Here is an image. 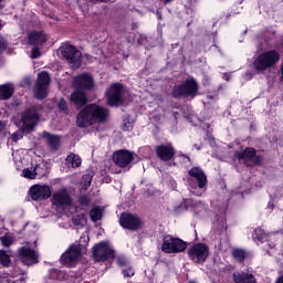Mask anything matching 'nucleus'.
<instances>
[{
  "label": "nucleus",
  "mask_w": 283,
  "mask_h": 283,
  "mask_svg": "<svg viewBox=\"0 0 283 283\" xmlns=\"http://www.w3.org/2000/svg\"><path fill=\"white\" fill-rule=\"evenodd\" d=\"M190 187H192L193 190L192 193H195V196H200V193L196 192V185H193L191 181L189 182Z\"/></svg>",
  "instance_id": "obj_43"
},
{
  "label": "nucleus",
  "mask_w": 283,
  "mask_h": 283,
  "mask_svg": "<svg viewBox=\"0 0 283 283\" xmlns=\"http://www.w3.org/2000/svg\"><path fill=\"white\" fill-rule=\"evenodd\" d=\"M20 260L25 266H32V264H39V252L34 251L30 247H22L19 250Z\"/></svg>",
  "instance_id": "obj_15"
},
{
  "label": "nucleus",
  "mask_w": 283,
  "mask_h": 283,
  "mask_svg": "<svg viewBox=\"0 0 283 283\" xmlns=\"http://www.w3.org/2000/svg\"><path fill=\"white\" fill-rule=\"evenodd\" d=\"M81 240H84V242H90V237L87 234H82Z\"/></svg>",
  "instance_id": "obj_44"
},
{
  "label": "nucleus",
  "mask_w": 283,
  "mask_h": 283,
  "mask_svg": "<svg viewBox=\"0 0 283 283\" xmlns=\"http://www.w3.org/2000/svg\"><path fill=\"white\" fill-rule=\"evenodd\" d=\"M130 127H132V123L127 122V123L124 124V130L125 132H129Z\"/></svg>",
  "instance_id": "obj_42"
},
{
  "label": "nucleus",
  "mask_w": 283,
  "mask_h": 283,
  "mask_svg": "<svg viewBox=\"0 0 283 283\" xmlns=\"http://www.w3.org/2000/svg\"><path fill=\"white\" fill-rule=\"evenodd\" d=\"M39 123V112L34 108H28L21 113V125L25 132H32Z\"/></svg>",
  "instance_id": "obj_10"
},
{
  "label": "nucleus",
  "mask_w": 283,
  "mask_h": 283,
  "mask_svg": "<svg viewBox=\"0 0 283 283\" xmlns=\"http://www.w3.org/2000/svg\"><path fill=\"white\" fill-rule=\"evenodd\" d=\"M1 28H3V22L2 21H0V30H1Z\"/></svg>",
  "instance_id": "obj_51"
},
{
  "label": "nucleus",
  "mask_w": 283,
  "mask_h": 283,
  "mask_svg": "<svg viewBox=\"0 0 283 283\" xmlns=\"http://www.w3.org/2000/svg\"><path fill=\"white\" fill-rule=\"evenodd\" d=\"M11 138L14 140V143H17V140H21V138H23V129H19L18 132L13 133Z\"/></svg>",
  "instance_id": "obj_33"
},
{
  "label": "nucleus",
  "mask_w": 283,
  "mask_h": 283,
  "mask_svg": "<svg viewBox=\"0 0 283 283\" xmlns=\"http://www.w3.org/2000/svg\"><path fill=\"white\" fill-rule=\"evenodd\" d=\"M78 202H80L81 207H87L90 205V198L80 197Z\"/></svg>",
  "instance_id": "obj_38"
},
{
  "label": "nucleus",
  "mask_w": 283,
  "mask_h": 283,
  "mask_svg": "<svg viewBox=\"0 0 283 283\" xmlns=\"http://www.w3.org/2000/svg\"><path fill=\"white\" fill-rule=\"evenodd\" d=\"M232 255L238 260V262H243L248 254L244 250L235 249L232 251Z\"/></svg>",
  "instance_id": "obj_29"
},
{
  "label": "nucleus",
  "mask_w": 283,
  "mask_h": 283,
  "mask_svg": "<svg viewBox=\"0 0 283 283\" xmlns=\"http://www.w3.org/2000/svg\"><path fill=\"white\" fill-rule=\"evenodd\" d=\"M226 80L229 81V76H227Z\"/></svg>",
  "instance_id": "obj_53"
},
{
  "label": "nucleus",
  "mask_w": 283,
  "mask_h": 283,
  "mask_svg": "<svg viewBox=\"0 0 283 283\" xmlns=\"http://www.w3.org/2000/svg\"><path fill=\"white\" fill-rule=\"evenodd\" d=\"M81 157L76 154H70L66 157V165H69V167H72L73 169H77V167H81Z\"/></svg>",
  "instance_id": "obj_25"
},
{
  "label": "nucleus",
  "mask_w": 283,
  "mask_h": 283,
  "mask_svg": "<svg viewBox=\"0 0 283 283\" xmlns=\"http://www.w3.org/2000/svg\"><path fill=\"white\" fill-rule=\"evenodd\" d=\"M135 273L136 272L133 270V268H126L125 270H123L124 277H134Z\"/></svg>",
  "instance_id": "obj_35"
},
{
  "label": "nucleus",
  "mask_w": 283,
  "mask_h": 283,
  "mask_svg": "<svg viewBox=\"0 0 283 283\" xmlns=\"http://www.w3.org/2000/svg\"><path fill=\"white\" fill-rule=\"evenodd\" d=\"M107 116H109V113L106 108L96 104H90L78 113L76 124L77 127H90V125L95 123H105Z\"/></svg>",
  "instance_id": "obj_1"
},
{
  "label": "nucleus",
  "mask_w": 283,
  "mask_h": 283,
  "mask_svg": "<svg viewBox=\"0 0 283 283\" xmlns=\"http://www.w3.org/2000/svg\"><path fill=\"white\" fill-rule=\"evenodd\" d=\"M97 1H102V3H107V1L109 0H97Z\"/></svg>",
  "instance_id": "obj_50"
},
{
  "label": "nucleus",
  "mask_w": 283,
  "mask_h": 283,
  "mask_svg": "<svg viewBox=\"0 0 283 283\" xmlns=\"http://www.w3.org/2000/svg\"><path fill=\"white\" fill-rule=\"evenodd\" d=\"M0 263L2 266H10V255L3 250H0Z\"/></svg>",
  "instance_id": "obj_30"
},
{
  "label": "nucleus",
  "mask_w": 283,
  "mask_h": 283,
  "mask_svg": "<svg viewBox=\"0 0 283 283\" xmlns=\"http://www.w3.org/2000/svg\"><path fill=\"white\" fill-rule=\"evenodd\" d=\"M187 250V243L178 238L166 235L161 244L164 253H182Z\"/></svg>",
  "instance_id": "obj_7"
},
{
  "label": "nucleus",
  "mask_w": 283,
  "mask_h": 283,
  "mask_svg": "<svg viewBox=\"0 0 283 283\" xmlns=\"http://www.w3.org/2000/svg\"><path fill=\"white\" fill-rule=\"evenodd\" d=\"M269 247L273 248V244L272 245L270 244Z\"/></svg>",
  "instance_id": "obj_54"
},
{
  "label": "nucleus",
  "mask_w": 283,
  "mask_h": 283,
  "mask_svg": "<svg viewBox=\"0 0 283 283\" xmlns=\"http://www.w3.org/2000/svg\"><path fill=\"white\" fill-rule=\"evenodd\" d=\"M166 3H169V1H171V0H164Z\"/></svg>",
  "instance_id": "obj_52"
},
{
  "label": "nucleus",
  "mask_w": 283,
  "mask_h": 283,
  "mask_svg": "<svg viewBox=\"0 0 283 283\" xmlns=\"http://www.w3.org/2000/svg\"><path fill=\"white\" fill-rule=\"evenodd\" d=\"M8 49V41L6 40V38L0 35V54L1 52H3V50Z\"/></svg>",
  "instance_id": "obj_36"
},
{
  "label": "nucleus",
  "mask_w": 283,
  "mask_h": 283,
  "mask_svg": "<svg viewBox=\"0 0 283 283\" xmlns=\"http://www.w3.org/2000/svg\"><path fill=\"white\" fill-rule=\"evenodd\" d=\"M123 84H112L106 91V101L108 105H111V107H114V105L123 103Z\"/></svg>",
  "instance_id": "obj_12"
},
{
  "label": "nucleus",
  "mask_w": 283,
  "mask_h": 283,
  "mask_svg": "<svg viewBox=\"0 0 283 283\" xmlns=\"http://www.w3.org/2000/svg\"><path fill=\"white\" fill-rule=\"evenodd\" d=\"M52 205L57 211H65L66 209L75 211V208L72 206V197L70 196L67 188H61L53 193Z\"/></svg>",
  "instance_id": "obj_4"
},
{
  "label": "nucleus",
  "mask_w": 283,
  "mask_h": 283,
  "mask_svg": "<svg viewBox=\"0 0 283 283\" xmlns=\"http://www.w3.org/2000/svg\"><path fill=\"white\" fill-rule=\"evenodd\" d=\"M117 264H119V266H125V264H127V261L125 259H118Z\"/></svg>",
  "instance_id": "obj_41"
},
{
  "label": "nucleus",
  "mask_w": 283,
  "mask_h": 283,
  "mask_svg": "<svg viewBox=\"0 0 283 283\" xmlns=\"http://www.w3.org/2000/svg\"><path fill=\"white\" fill-rule=\"evenodd\" d=\"M280 62V53L276 51H266L259 54L253 61V70L258 72V74H264L266 70H271V67H275Z\"/></svg>",
  "instance_id": "obj_3"
},
{
  "label": "nucleus",
  "mask_w": 283,
  "mask_h": 283,
  "mask_svg": "<svg viewBox=\"0 0 283 283\" xmlns=\"http://www.w3.org/2000/svg\"><path fill=\"white\" fill-rule=\"evenodd\" d=\"M119 223L123 229H128L129 231H136V229H140L143 226L140 218L129 212H124L120 214Z\"/></svg>",
  "instance_id": "obj_14"
},
{
  "label": "nucleus",
  "mask_w": 283,
  "mask_h": 283,
  "mask_svg": "<svg viewBox=\"0 0 283 283\" xmlns=\"http://www.w3.org/2000/svg\"><path fill=\"white\" fill-rule=\"evenodd\" d=\"M14 94V84L7 83L0 85V101H8V98H12Z\"/></svg>",
  "instance_id": "obj_23"
},
{
  "label": "nucleus",
  "mask_w": 283,
  "mask_h": 283,
  "mask_svg": "<svg viewBox=\"0 0 283 283\" xmlns=\"http://www.w3.org/2000/svg\"><path fill=\"white\" fill-rule=\"evenodd\" d=\"M39 174H41V166L24 168L22 171L23 178H28V180H34Z\"/></svg>",
  "instance_id": "obj_24"
},
{
  "label": "nucleus",
  "mask_w": 283,
  "mask_h": 283,
  "mask_svg": "<svg viewBox=\"0 0 283 283\" xmlns=\"http://www.w3.org/2000/svg\"><path fill=\"white\" fill-rule=\"evenodd\" d=\"M12 156L15 163H21V159L19 158V150L13 151Z\"/></svg>",
  "instance_id": "obj_40"
},
{
  "label": "nucleus",
  "mask_w": 283,
  "mask_h": 283,
  "mask_svg": "<svg viewBox=\"0 0 283 283\" xmlns=\"http://www.w3.org/2000/svg\"><path fill=\"white\" fill-rule=\"evenodd\" d=\"M73 221L75 224H85L87 222V219H85V214H80L73 218Z\"/></svg>",
  "instance_id": "obj_32"
},
{
  "label": "nucleus",
  "mask_w": 283,
  "mask_h": 283,
  "mask_svg": "<svg viewBox=\"0 0 283 283\" xmlns=\"http://www.w3.org/2000/svg\"><path fill=\"white\" fill-rule=\"evenodd\" d=\"M198 94V83L193 78L186 80L181 85L176 86L172 91V96H190L193 98Z\"/></svg>",
  "instance_id": "obj_9"
},
{
  "label": "nucleus",
  "mask_w": 283,
  "mask_h": 283,
  "mask_svg": "<svg viewBox=\"0 0 283 283\" xmlns=\"http://www.w3.org/2000/svg\"><path fill=\"white\" fill-rule=\"evenodd\" d=\"M253 156H255V149L253 148H247L244 151L237 153L239 160H251Z\"/></svg>",
  "instance_id": "obj_26"
},
{
  "label": "nucleus",
  "mask_w": 283,
  "mask_h": 283,
  "mask_svg": "<svg viewBox=\"0 0 283 283\" xmlns=\"http://www.w3.org/2000/svg\"><path fill=\"white\" fill-rule=\"evenodd\" d=\"M157 151V156L158 158H160V160H171L176 154V151L174 150V147H171V145H161L159 147H157L156 149Z\"/></svg>",
  "instance_id": "obj_19"
},
{
  "label": "nucleus",
  "mask_w": 283,
  "mask_h": 283,
  "mask_svg": "<svg viewBox=\"0 0 283 283\" xmlns=\"http://www.w3.org/2000/svg\"><path fill=\"white\" fill-rule=\"evenodd\" d=\"M41 56V51L39 50V46H33L31 51V57L39 59Z\"/></svg>",
  "instance_id": "obj_37"
},
{
  "label": "nucleus",
  "mask_w": 283,
  "mask_h": 283,
  "mask_svg": "<svg viewBox=\"0 0 283 283\" xmlns=\"http://www.w3.org/2000/svg\"><path fill=\"white\" fill-rule=\"evenodd\" d=\"M93 255L96 262H105L114 258V249L107 242H101L93 248Z\"/></svg>",
  "instance_id": "obj_13"
},
{
  "label": "nucleus",
  "mask_w": 283,
  "mask_h": 283,
  "mask_svg": "<svg viewBox=\"0 0 283 283\" xmlns=\"http://www.w3.org/2000/svg\"><path fill=\"white\" fill-rule=\"evenodd\" d=\"M188 258L195 264H202L209 258V245L206 243H196L188 249Z\"/></svg>",
  "instance_id": "obj_6"
},
{
  "label": "nucleus",
  "mask_w": 283,
  "mask_h": 283,
  "mask_svg": "<svg viewBox=\"0 0 283 283\" xmlns=\"http://www.w3.org/2000/svg\"><path fill=\"white\" fill-rule=\"evenodd\" d=\"M233 280L235 283H255V277L249 272H235Z\"/></svg>",
  "instance_id": "obj_22"
},
{
  "label": "nucleus",
  "mask_w": 283,
  "mask_h": 283,
  "mask_svg": "<svg viewBox=\"0 0 283 283\" xmlns=\"http://www.w3.org/2000/svg\"><path fill=\"white\" fill-rule=\"evenodd\" d=\"M91 220L93 222H98V220H101V218H103V210L99 207H94L91 212Z\"/></svg>",
  "instance_id": "obj_28"
},
{
  "label": "nucleus",
  "mask_w": 283,
  "mask_h": 283,
  "mask_svg": "<svg viewBox=\"0 0 283 283\" xmlns=\"http://www.w3.org/2000/svg\"><path fill=\"white\" fill-rule=\"evenodd\" d=\"M0 242L3 247H10L14 240L10 235H4L0 238Z\"/></svg>",
  "instance_id": "obj_31"
},
{
  "label": "nucleus",
  "mask_w": 283,
  "mask_h": 283,
  "mask_svg": "<svg viewBox=\"0 0 283 283\" xmlns=\"http://www.w3.org/2000/svg\"><path fill=\"white\" fill-rule=\"evenodd\" d=\"M48 41V36L43 32H32L29 34V43L33 46H41Z\"/></svg>",
  "instance_id": "obj_21"
},
{
  "label": "nucleus",
  "mask_w": 283,
  "mask_h": 283,
  "mask_svg": "<svg viewBox=\"0 0 283 283\" xmlns=\"http://www.w3.org/2000/svg\"><path fill=\"white\" fill-rule=\"evenodd\" d=\"M41 138H44L46 145L50 147V149L56 150L59 149V145L61 144V139L56 135H52L48 132H43L41 134Z\"/></svg>",
  "instance_id": "obj_20"
},
{
  "label": "nucleus",
  "mask_w": 283,
  "mask_h": 283,
  "mask_svg": "<svg viewBox=\"0 0 283 283\" xmlns=\"http://www.w3.org/2000/svg\"><path fill=\"white\" fill-rule=\"evenodd\" d=\"M268 209H273V202H269Z\"/></svg>",
  "instance_id": "obj_47"
},
{
  "label": "nucleus",
  "mask_w": 283,
  "mask_h": 283,
  "mask_svg": "<svg viewBox=\"0 0 283 283\" xmlns=\"http://www.w3.org/2000/svg\"><path fill=\"white\" fill-rule=\"evenodd\" d=\"M83 256V245L80 243L72 244L61 256V261L66 266H76V263Z\"/></svg>",
  "instance_id": "obj_5"
},
{
  "label": "nucleus",
  "mask_w": 283,
  "mask_h": 283,
  "mask_svg": "<svg viewBox=\"0 0 283 283\" xmlns=\"http://www.w3.org/2000/svg\"><path fill=\"white\" fill-rule=\"evenodd\" d=\"M82 184L85 188L90 187L92 185V175H84L82 179Z\"/></svg>",
  "instance_id": "obj_34"
},
{
  "label": "nucleus",
  "mask_w": 283,
  "mask_h": 283,
  "mask_svg": "<svg viewBox=\"0 0 283 283\" xmlns=\"http://www.w3.org/2000/svg\"><path fill=\"white\" fill-rule=\"evenodd\" d=\"M60 52L62 56L66 59V61L72 64L73 69H78L81 65V57L83 56V53L76 49V46L71 44H64L60 48Z\"/></svg>",
  "instance_id": "obj_8"
},
{
  "label": "nucleus",
  "mask_w": 283,
  "mask_h": 283,
  "mask_svg": "<svg viewBox=\"0 0 283 283\" xmlns=\"http://www.w3.org/2000/svg\"><path fill=\"white\" fill-rule=\"evenodd\" d=\"M113 160L118 167H127L134 160V154L129 150H118L113 155Z\"/></svg>",
  "instance_id": "obj_17"
},
{
  "label": "nucleus",
  "mask_w": 283,
  "mask_h": 283,
  "mask_svg": "<svg viewBox=\"0 0 283 283\" xmlns=\"http://www.w3.org/2000/svg\"><path fill=\"white\" fill-rule=\"evenodd\" d=\"M6 8V4L3 3V0H0V10H3Z\"/></svg>",
  "instance_id": "obj_45"
},
{
  "label": "nucleus",
  "mask_w": 283,
  "mask_h": 283,
  "mask_svg": "<svg viewBox=\"0 0 283 283\" xmlns=\"http://www.w3.org/2000/svg\"><path fill=\"white\" fill-rule=\"evenodd\" d=\"M3 129V123L0 122V132Z\"/></svg>",
  "instance_id": "obj_49"
},
{
  "label": "nucleus",
  "mask_w": 283,
  "mask_h": 283,
  "mask_svg": "<svg viewBox=\"0 0 283 283\" xmlns=\"http://www.w3.org/2000/svg\"><path fill=\"white\" fill-rule=\"evenodd\" d=\"M190 178L196 180L197 187L199 189H205L207 187V175H205V171L200 169L199 167H193L188 171Z\"/></svg>",
  "instance_id": "obj_18"
},
{
  "label": "nucleus",
  "mask_w": 283,
  "mask_h": 283,
  "mask_svg": "<svg viewBox=\"0 0 283 283\" xmlns=\"http://www.w3.org/2000/svg\"><path fill=\"white\" fill-rule=\"evenodd\" d=\"M253 240L256 242H266L269 240V235L264 233V230L256 229L254 230Z\"/></svg>",
  "instance_id": "obj_27"
},
{
  "label": "nucleus",
  "mask_w": 283,
  "mask_h": 283,
  "mask_svg": "<svg viewBox=\"0 0 283 283\" xmlns=\"http://www.w3.org/2000/svg\"><path fill=\"white\" fill-rule=\"evenodd\" d=\"M73 86L75 91L71 94V102L76 107H83L87 104V95L83 90H92L94 87V78L90 74H82L74 78Z\"/></svg>",
  "instance_id": "obj_2"
},
{
  "label": "nucleus",
  "mask_w": 283,
  "mask_h": 283,
  "mask_svg": "<svg viewBox=\"0 0 283 283\" xmlns=\"http://www.w3.org/2000/svg\"><path fill=\"white\" fill-rule=\"evenodd\" d=\"M50 85V74L45 71L38 74V81L34 86L35 98H45L48 96V86Z\"/></svg>",
  "instance_id": "obj_11"
},
{
  "label": "nucleus",
  "mask_w": 283,
  "mask_h": 283,
  "mask_svg": "<svg viewBox=\"0 0 283 283\" xmlns=\"http://www.w3.org/2000/svg\"><path fill=\"white\" fill-rule=\"evenodd\" d=\"M30 196L32 200L39 201V200H48L50 196H52V189L50 186H41V185H35L31 187L30 189Z\"/></svg>",
  "instance_id": "obj_16"
},
{
  "label": "nucleus",
  "mask_w": 283,
  "mask_h": 283,
  "mask_svg": "<svg viewBox=\"0 0 283 283\" xmlns=\"http://www.w3.org/2000/svg\"><path fill=\"white\" fill-rule=\"evenodd\" d=\"M276 283H283V275L277 279Z\"/></svg>",
  "instance_id": "obj_46"
},
{
  "label": "nucleus",
  "mask_w": 283,
  "mask_h": 283,
  "mask_svg": "<svg viewBox=\"0 0 283 283\" xmlns=\"http://www.w3.org/2000/svg\"><path fill=\"white\" fill-rule=\"evenodd\" d=\"M193 147H195V149H197L198 151H200V146L195 145Z\"/></svg>",
  "instance_id": "obj_48"
},
{
  "label": "nucleus",
  "mask_w": 283,
  "mask_h": 283,
  "mask_svg": "<svg viewBox=\"0 0 283 283\" xmlns=\"http://www.w3.org/2000/svg\"><path fill=\"white\" fill-rule=\"evenodd\" d=\"M59 109H61L62 112H65V109H67V102H65V99H61L57 104Z\"/></svg>",
  "instance_id": "obj_39"
}]
</instances>
